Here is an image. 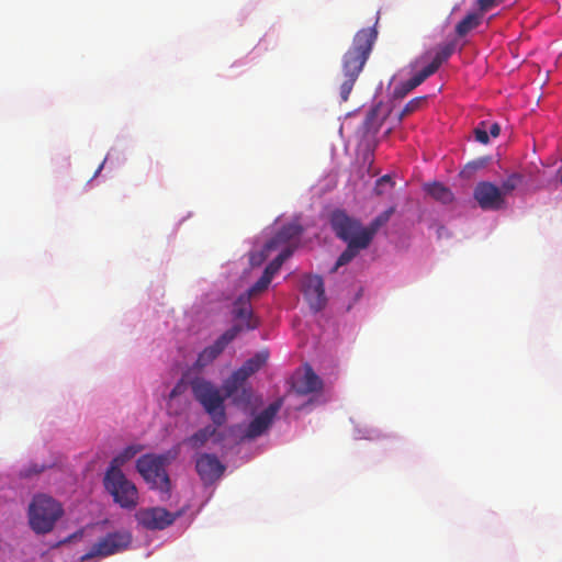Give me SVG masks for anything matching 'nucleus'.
Segmentation results:
<instances>
[{"label": "nucleus", "instance_id": "obj_20", "mask_svg": "<svg viewBox=\"0 0 562 562\" xmlns=\"http://www.w3.org/2000/svg\"><path fill=\"white\" fill-rule=\"evenodd\" d=\"M426 192L442 204H450L454 200L452 191L440 182H434L425 187Z\"/></svg>", "mask_w": 562, "mask_h": 562}, {"label": "nucleus", "instance_id": "obj_11", "mask_svg": "<svg viewBox=\"0 0 562 562\" xmlns=\"http://www.w3.org/2000/svg\"><path fill=\"white\" fill-rule=\"evenodd\" d=\"M473 196L482 210L497 211L505 206L501 189L488 181L479 182L474 188Z\"/></svg>", "mask_w": 562, "mask_h": 562}, {"label": "nucleus", "instance_id": "obj_5", "mask_svg": "<svg viewBox=\"0 0 562 562\" xmlns=\"http://www.w3.org/2000/svg\"><path fill=\"white\" fill-rule=\"evenodd\" d=\"M104 488L122 508L134 509L138 504V491L122 470L108 469L103 479Z\"/></svg>", "mask_w": 562, "mask_h": 562}, {"label": "nucleus", "instance_id": "obj_25", "mask_svg": "<svg viewBox=\"0 0 562 562\" xmlns=\"http://www.w3.org/2000/svg\"><path fill=\"white\" fill-rule=\"evenodd\" d=\"M380 228V225L375 224L373 221L366 227L361 226L360 236L357 240L362 247L368 248Z\"/></svg>", "mask_w": 562, "mask_h": 562}, {"label": "nucleus", "instance_id": "obj_2", "mask_svg": "<svg viewBox=\"0 0 562 562\" xmlns=\"http://www.w3.org/2000/svg\"><path fill=\"white\" fill-rule=\"evenodd\" d=\"M267 359V352H258L234 371L222 385L226 397H232L236 405H248L251 402L252 392L250 387L245 386V383L251 374L256 373L266 363Z\"/></svg>", "mask_w": 562, "mask_h": 562}, {"label": "nucleus", "instance_id": "obj_33", "mask_svg": "<svg viewBox=\"0 0 562 562\" xmlns=\"http://www.w3.org/2000/svg\"><path fill=\"white\" fill-rule=\"evenodd\" d=\"M475 139L481 144H487L490 142V136L487 132V122H480L479 125L474 128Z\"/></svg>", "mask_w": 562, "mask_h": 562}, {"label": "nucleus", "instance_id": "obj_15", "mask_svg": "<svg viewBox=\"0 0 562 562\" xmlns=\"http://www.w3.org/2000/svg\"><path fill=\"white\" fill-rule=\"evenodd\" d=\"M293 387L296 393L307 395L321 392L323 390V381L310 366H306L304 372L295 378Z\"/></svg>", "mask_w": 562, "mask_h": 562}, {"label": "nucleus", "instance_id": "obj_13", "mask_svg": "<svg viewBox=\"0 0 562 562\" xmlns=\"http://www.w3.org/2000/svg\"><path fill=\"white\" fill-rule=\"evenodd\" d=\"M302 291L311 310L319 312L325 307L327 299L322 277L306 276L302 282Z\"/></svg>", "mask_w": 562, "mask_h": 562}, {"label": "nucleus", "instance_id": "obj_32", "mask_svg": "<svg viewBox=\"0 0 562 562\" xmlns=\"http://www.w3.org/2000/svg\"><path fill=\"white\" fill-rule=\"evenodd\" d=\"M271 280L266 273H262L259 280L248 290L247 296L250 297L267 290Z\"/></svg>", "mask_w": 562, "mask_h": 562}, {"label": "nucleus", "instance_id": "obj_9", "mask_svg": "<svg viewBox=\"0 0 562 562\" xmlns=\"http://www.w3.org/2000/svg\"><path fill=\"white\" fill-rule=\"evenodd\" d=\"M178 516L162 507H150L139 509L135 518L145 529L162 530L172 525Z\"/></svg>", "mask_w": 562, "mask_h": 562}, {"label": "nucleus", "instance_id": "obj_19", "mask_svg": "<svg viewBox=\"0 0 562 562\" xmlns=\"http://www.w3.org/2000/svg\"><path fill=\"white\" fill-rule=\"evenodd\" d=\"M249 297L244 299L243 296L238 299L235 303L234 315L236 318L245 322V328L252 329L257 327L256 321H252V312L250 304L247 302ZM241 330L244 326H240Z\"/></svg>", "mask_w": 562, "mask_h": 562}, {"label": "nucleus", "instance_id": "obj_4", "mask_svg": "<svg viewBox=\"0 0 562 562\" xmlns=\"http://www.w3.org/2000/svg\"><path fill=\"white\" fill-rule=\"evenodd\" d=\"M190 387L194 398L203 406L216 426H222L226 422L224 401L226 395L222 396L220 390L204 378L196 376L190 381Z\"/></svg>", "mask_w": 562, "mask_h": 562}, {"label": "nucleus", "instance_id": "obj_35", "mask_svg": "<svg viewBox=\"0 0 562 562\" xmlns=\"http://www.w3.org/2000/svg\"><path fill=\"white\" fill-rule=\"evenodd\" d=\"M503 0H477L476 4L479 8V13L483 15V13L492 10L496 5H498Z\"/></svg>", "mask_w": 562, "mask_h": 562}, {"label": "nucleus", "instance_id": "obj_31", "mask_svg": "<svg viewBox=\"0 0 562 562\" xmlns=\"http://www.w3.org/2000/svg\"><path fill=\"white\" fill-rule=\"evenodd\" d=\"M486 162L487 161L485 158H480L477 160L468 162L462 169L461 176L464 178H471L476 170L484 168Z\"/></svg>", "mask_w": 562, "mask_h": 562}, {"label": "nucleus", "instance_id": "obj_16", "mask_svg": "<svg viewBox=\"0 0 562 562\" xmlns=\"http://www.w3.org/2000/svg\"><path fill=\"white\" fill-rule=\"evenodd\" d=\"M302 227L299 224L290 223L284 226L265 245V252L268 255L270 251L277 249L280 246L286 245L293 238L301 235Z\"/></svg>", "mask_w": 562, "mask_h": 562}, {"label": "nucleus", "instance_id": "obj_28", "mask_svg": "<svg viewBox=\"0 0 562 562\" xmlns=\"http://www.w3.org/2000/svg\"><path fill=\"white\" fill-rule=\"evenodd\" d=\"M189 385L190 383L188 384L183 379L179 380L169 394L167 406L173 407L179 397L188 396L187 391Z\"/></svg>", "mask_w": 562, "mask_h": 562}, {"label": "nucleus", "instance_id": "obj_10", "mask_svg": "<svg viewBox=\"0 0 562 562\" xmlns=\"http://www.w3.org/2000/svg\"><path fill=\"white\" fill-rule=\"evenodd\" d=\"M330 225L336 236L345 243L356 240L360 236L361 223L347 215L345 211L337 210L333 212Z\"/></svg>", "mask_w": 562, "mask_h": 562}, {"label": "nucleus", "instance_id": "obj_23", "mask_svg": "<svg viewBox=\"0 0 562 562\" xmlns=\"http://www.w3.org/2000/svg\"><path fill=\"white\" fill-rule=\"evenodd\" d=\"M215 434V428L212 426H206L202 429H199L192 436L187 438L184 442L191 446L193 449H199L206 443V441Z\"/></svg>", "mask_w": 562, "mask_h": 562}, {"label": "nucleus", "instance_id": "obj_21", "mask_svg": "<svg viewBox=\"0 0 562 562\" xmlns=\"http://www.w3.org/2000/svg\"><path fill=\"white\" fill-rule=\"evenodd\" d=\"M363 249L367 248L362 247V245H360V243L357 239L347 243L346 249L338 257L336 265L331 271L335 272L339 267L349 263Z\"/></svg>", "mask_w": 562, "mask_h": 562}, {"label": "nucleus", "instance_id": "obj_38", "mask_svg": "<svg viewBox=\"0 0 562 562\" xmlns=\"http://www.w3.org/2000/svg\"><path fill=\"white\" fill-rule=\"evenodd\" d=\"M385 183H389L391 186L394 184V182L392 181V178H391L390 175H384V176H382L381 178H379L376 180V184H375V189L374 190H375V193L378 195H381V194L384 193V191L382 190V186L385 184Z\"/></svg>", "mask_w": 562, "mask_h": 562}, {"label": "nucleus", "instance_id": "obj_39", "mask_svg": "<svg viewBox=\"0 0 562 562\" xmlns=\"http://www.w3.org/2000/svg\"><path fill=\"white\" fill-rule=\"evenodd\" d=\"M487 132H488V136L491 135L492 137H497L501 133L499 124L498 123H491V124L487 123Z\"/></svg>", "mask_w": 562, "mask_h": 562}, {"label": "nucleus", "instance_id": "obj_12", "mask_svg": "<svg viewBox=\"0 0 562 562\" xmlns=\"http://www.w3.org/2000/svg\"><path fill=\"white\" fill-rule=\"evenodd\" d=\"M195 470L205 485L215 483L224 474L226 467L212 453H201L195 460Z\"/></svg>", "mask_w": 562, "mask_h": 562}, {"label": "nucleus", "instance_id": "obj_3", "mask_svg": "<svg viewBox=\"0 0 562 562\" xmlns=\"http://www.w3.org/2000/svg\"><path fill=\"white\" fill-rule=\"evenodd\" d=\"M64 514L59 502L46 494H37L29 505L27 518L31 529L37 535L50 532Z\"/></svg>", "mask_w": 562, "mask_h": 562}, {"label": "nucleus", "instance_id": "obj_8", "mask_svg": "<svg viewBox=\"0 0 562 562\" xmlns=\"http://www.w3.org/2000/svg\"><path fill=\"white\" fill-rule=\"evenodd\" d=\"M241 331L240 325H234L222 334L213 345L204 348L194 362V368L202 370L211 364L226 348V346L233 341L236 336Z\"/></svg>", "mask_w": 562, "mask_h": 562}, {"label": "nucleus", "instance_id": "obj_14", "mask_svg": "<svg viewBox=\"0 0 562 562\" xmlns=\"http://www.w3.org/2000/svg\"><path fill=\"white\" fill-rule=\"evenodd\" d=\"M281 408V402L276 401L269 404L259 415H257L248 425L244 438L245 439H256L263 435L269 427L272 425L274 417Z\"/></svg>", "mask_w": 562, "mask_h": 562}, {"label": "nucleus", "instance_id": "obj_6", "mask_svg": "<svg viewBox=\"0 0 562 562\" xmlns=\"http://www.w3.org/2000/svg\"><path fill=\"white\" fill-rule=\"evenodd\" d=\"M165 461L162 456L144 454L136 461V469L151 488L168 493L170 480L165 469Z\"/></svg>", "mask_w": 562, "mask_h": 562}, {"label": "nucleus", "instance_id": "obj_40", "mask_svg": "<svg viewBox=\"0 0 562 562\" xmlns=\"http://www.w3.org/2000/svg\"><path fill=\"white\" fill-rule=\"evenodd\" d=\"M375 113H376L375 110L370 111L368 114V120H372L375 116Z\"/></svg>", "mask_w": 562, "mask_h": 562}, {"label": "nucleus", "instance_id": "obj_30", "mask_svg": "<svg viewBox=\"0 0 562 562\" xmlns=\"http://www.w3.org/2000/svg\"><path fill=\"white\" fill-rule=\"evenodd\" d=\"M426 97H417L408 101L398 115L400 120H403L404 117L422 109L423 105L426 103Z\"/></svg>", "mask_w": 562, "mask_h": 562}, {"label": "nucleus", "instance_id": "obj_37", "mask_svg": "<svg viewBox=\"0 0 562 562\" xmlns=\"http://www.w3.org/2000/svg\"><path fill=\"white\" fill-rule=\"evenodd\" d=\"M46 469V465L31 464L21 471L22 477H31L33 475L42 473Z\"/></svg>", "mask_w": 562, "mask_h": 562}, {"label": "nucleus", "instance_id": "obj_36", "mask_svg": "<svg viewBox=\"0 0 562 562\" xmlns=\"http://www.w3.org/2000/svg\"><path fill=\"white\" fill-rule=\"evenodd\" d=\"M395 212V207L394 206H390L387 210H385L384 212H382L381 214H379L374 220L373 222L378 225H380V227L384 226L391 218V216L394 214Z\"/></svg>", "mask_w": 562, "mask_h": 562}, {"label": "nucleus", "instance_id": "obj_26", "mask_svg": "<svg viewBox=\"0 0 562 562\" xmlns=\"http://www.w3.org/2000/svg\"><path fill=\"white\" fill-rule=\"evenodd\" d=\"M380 228V225L375 224L373 221L366 227L361 226L360 236L357 240L362 247L368 248Z\"/></svg>", "mask_w": 562, "mask_h": 562}, {"label": "nucleus", "instance_id": "obj_27", "mask_svg": "<svg viewBox=\"0 0 562 562\" xmlns=\"http://www.w3.org/2000/svg\"><path fill=\"white\" fill-rule=\"evenodd\" d=\"M138 452V449L134 446H130L125 448L119 456L113 458V460L110 463V467L108 469H114V470H121V467L132 459L136 453Z\"/></svg>", "mask_w": 562, "mask_h": 562}, {"label": "nucleus", "instance_id": "obj_7", "mask_svg": "<svg viewBox=\"0 0 562 562\" xmlns=\"http://www.w3.org/2000/svg\"><path fill=\"white\" fill-rule=\"evenodd\" d=\"M132 542V536L128 531L110 532L99 539L90 550L82 555L81 560L93 558H106L109 555L126 550Z\"/></svg>", "mask_w": 562, "mask_h": 562}, {"label": "nucleus", "instance_id": "obj_34", "mask_svg": "<svg viewBox=\"0 0 562 562\" xmlns=\"http://www.w3.org/2000/svg\"><path fill=\"white\" fill-rule=\"evenodd\" d=\"M190 403L191 402L188 396L179 397L173 407H168V411L172 415H181L189 408Z\"/></svg>", "mask_w": 562, "mask_h": 562}, {"label": "nucleus", "instance_id": "obj_24", "mask_svg": "<svg viewBox=\"0 0 562 562\" xmlns=\"http://www.w3.org/2000/svg\"><path fill=\"white\" fill-rule=\"evenodd\" d=\"M291 255L292 249L290 247L282 249V251L266 267L263 273L272 279L273 276L280 270L283 262L289 259Z\"/></svg>", "mask_w": 562, "mask_h": 562}, {"label": "nucleus", "instance_id": "obj_29", "mask_svg": "<svg viewBox=\"0 0 562 562\" xmlns=\"http://www.w3.org/2000/svg\"><path fill=\"white\" fill-rule=\"evenodd\" d=\"M521 182L522 176L520 173L514 172L509 175L506 180L502 182V186L498 187L502 191V195L505 196L512 193Z\"/></svg>", "mask_w": 562, "mask_h": 562}, {"label": "nucleus", "instance_id": "obj_18", "mask_svg": "<svg viewBox=\"0 0 562 562\" xmlns=\"http://www.w3.org/2000/svg\"><path fill=\"white\" fill-rule=\"evenodd\" d=\"M428 77H430V75L426 71L425 68H423L420 71L415 74L411 79L395 87L393 92L394 97L398 99L404 98L407 93H409L412 90L422 85Z\"/></svg>", "mask_w": 562, "mask_h": 562}, {"label": "nucleus", "instance_id": "obj_17", "mask_svg": "<svg viewBox=\"0 0 562 562\" xmlns=\"http://www.w3.org/2000/svg\"><path fill=\"white\" fill-rule=\"evenodd\" d=\"M454 49H456V43L454 42H449V43H446L443 45H440L437 48L436 54H435L431 63L428 64L426 67H424L426 69V71L430 76L434 75L439 69V67L446 60H448V58L453 54Z\"/></svg>", "mask_w": 562, "mask_h": 562}, {"label": "nucleus", "instance_id": "obj_41", "mask_svg": "<svg viewBox=\"0 0 562 562\" xmlns=\"http://www.w3.org/2000/svg\"><path fill=\"white\" fill-rule=\"evenodd\" d=\"M559 173H560V181L562 182V168L559 169Z\"/></svg>", "mask_w": 562, "mask_h": 562}, {"label": "nucleus", "instance_id": "obj_1", "mask_svg": "<svg viewBox=\"0 0 562 562\" xmlns=\"http://www.w3.org/2000/svg\"><path fill=\"white\" fill-rule=\"evenodd\" d=\"M376 36L375 27L359 30L353 36L351 46L344 54L341 59L342 81L339 85V95L342 102L348 101L353 86L371 54Z\"/></svg>", "mask_w": 562, "mask_h": 562}, {"label": "nucleus", "instance_id": "obj_22", "mask_svg": "<svg viewBox=\"0 0 562 562\" xmlns=\"http://www.w3.org/2000/svg\"><path fill=\"white\" fill-rule=\"evenodd\" d=\"M482 21V15L477 12L468 13L457 25L456 33L463 37L472 30L476 29Z\"/></svg>", "mask_w": 562, "mask_h": 562}]
</instances>
